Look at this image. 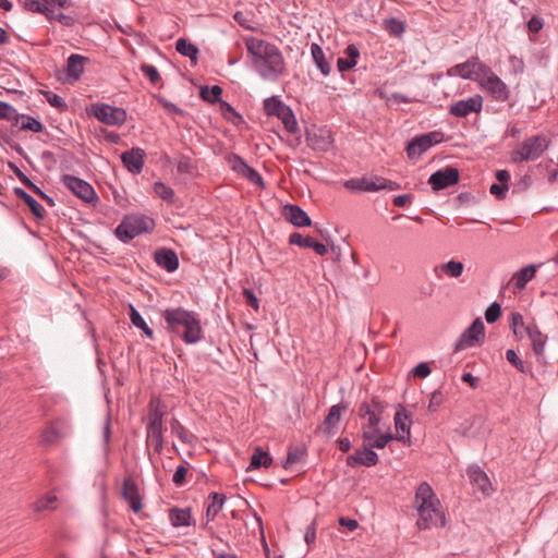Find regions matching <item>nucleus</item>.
Listing matches in <instances>:
<instances>
[{
  "label": "nucleus",
  "instance_id": "1",
  "mask_svg": "<svg viewBox=\"0 0 558 558\" xmlns=\"http://www.w3.org/2000/svg\"><path fill=\"white\" fill-rule=\"evenodd\" d=\"M245 46L254 71L265 81H278L286 71L280 49L272 43L252 36L245 38Z\"/></svg>",
  "mask_w": 558,
  "mask_h": 558
},
{
  "label": "nucleus",
  "instance_id": "2",
  "mask_svg": "<svg viewBox=\"0 0 558 558\" xmlns=\"http://www.w3.org/2000/svg\"><path fill=\"white\" fill-rule=\"evenodd\" d=\"M363 440L362 448L347 457V465L355 468L363 465L372 468L378 464L379 456L374 449H384L390 441L399 440L405 442L404 435H395L391 432L380 433L379 426L374 429H364L361 433Z\"/></svg>",
  "mask_w": 558,
  "mask_h": 558
},
{
  "label": "nucleus",
  "instance_id": "3",
  "mask_svg": "<svg viewBox=\"0 0 558 558\" xmlns=\"http://www.w3.org/2000/svg\"><path fill=\"white\" fill-rule=\"evenodd\" d=\"M166 329L177 335L186 344L197 343L203 338L201 319L194 312L183 307L166 308L161 313Z\"/></svg>",
  "mask_w": 558,
  "mask_h": 558
},
{
  "label": "nucleus",
  "instance_id": "4",
  "mask_svg": "<svg viewBox=\"0 0 558 558\" xmlns=\"http://www.w3.org/2000/svg\"><path fill=\"white\" fill-rule=\"evenodd\" d=\"M415 501L418 502L420 518L416 522L418 530H427L432 526L444 527L446 525L445 512L439 509V500L427 482H422L417 486Z\"/></svg>",
  "mask_w": 558,
  "mask_h": 558
},
{
  "label": "nucleus",
  "instance_id": "5",
  "mask_svg": "<svg viewBox=\"0 0 558 558\" xmlns=\"http://www.w3.org/2000/svg\"><path fill=\"white\" fill-rule=\"evenodd\" d=\"M155 228L154 218L142 214H128L114 229V235L122 243H129L140 234L151 233Z\"/></svg>",
  "mask_w": 558,
  "mask_h": 558
},
{
  "label": "nucleus",
  "instance_id": "6",
  "mask_svg": "<svg viewBox=\"0 0 558 558\" xmlns=\"http://www.w3.org/2000/svg\"><path fill=\"white\" fill-rule=\"evenodd\" d=\"M509 325L513 331L515 339L521 340L523 332L520 328H524V332L529 337L532 343V350L537 357L543 356L547 336L544 335L534 320L525 324L522 314L519 312H511L509 316Z\"/></svg>",
  "mask_w": 558,
  "mask_h": 558
},
{
  "label": "nucleus",
  "instance_id": "7",
  "mask_svg": "<svg viewBox=\"0 0 558 558\" xmlns=\"http://www.w3.org/2000/svg\"><path fill=\"white\" fill-rule=\"evenodd\" d=\"M25 10L33 13H41L48 20H56L64 26H72L76 17L72 14H64L61 9H68L72 2H23Z\"/></svg>",
  "mask_w": 558,
  "mask_h": 558
},
{
  "label": "nucleus",
  "instance_id": "8",
  "mask_svg": "<svg viewBox=\"0 0 558 558\" xmlns=\"http://www.w3.org/2000/svg\"><path fill=\"white\" fill-rule=\"evenodd\" d=\"M86 113L96 118L99 122L121 126L125 123L128 113L124 108L114 107L108 104L95 102L86 107Z\"/></svg>",
  "mask_w": 558,
  "mask_h": 558
},
{
  "label": "nucleus",
  "instance_id": "9",
  "mask_svg": "<svg viewBox=\"0 0 558 558\" xmlns=\"http://www.w3.org/2000/svg\"><path fill=\"white\" fill-rule=\"evenodd\" d=\"M550 140L544 134H537L525 138L520 148L512 153V161L522 162L535 160L548 148Z\"/></svg>",
  "mask_w": 558,
  "mask_h": 558
},
{
  "label": "nucleus",
  "instance_id": "10",
  "mask_svg": "<svg viewBox=\"0 0 558 558\" xmlns=\"http://www.w3.org/2000/svg\"><path fill=\"white\" fill-rule=\"evenodd\" d=\"M387 407L388 403L381 400L379 396H372L369 399L363 400L357 407V416L367 418V423L363 425V430L379 426Z\"/></svg>",
  "mask_w": 558,
  "mask_h": 558
},
{
  "label": "nucleus",
  "instance_id": "11",
  "mask_svg": "<svg viewBox=\"0 0 558 558\" xmlns=\"http://www.w3.org/2000/svg\"><path fill=\"white\" fill-rule=\"evenodd\" d=\"M69 421L57 417L46 424L40 433L38 444L44 447L57 446L69 435Z\"/></svg>",
  "mask_w": 558,
  "mask_h": 558
},
{
  "label": "nucleus",
  "instance_id": "12",
  "mask_svg": "<svg viewBox=\"0 0 558 558\" xmlns=\"http://www.w3.org/2000/svg\"><path fill=\"white\" fill-rule=\"evenodd\" d=\"M445 141V133L441 131H432L425 134L414 136L408 142L405 150L410 159L421 157L430 147Z\"/></svg>",
  "mask_w": 558,
  "mask_h": 558
},
{
  "label": "nucleus",
  "instance_id": "13",
  "mask_svg": "<svg viewBox=\"0 0 558 558\" xmlns=\"http://www.w3.org/2000/svg\"><path fill=\"white\" fill-rule=\"evenodd\" d=\"M485 340V326L482 319L475 318L473 323L461 333L454 344V351H462L475 345H482Z\"/></svg>",
  "mask_w": 558,
  "mask_h": 558
},
{
  "label": "nucleus",
  "instance_id": "14",
  "mask_svg": "<svg viewBox=\"0 0 558 558\" xmlns=\"http://www.w3.org/2000/svg\"><path fill=\"white\" fill-rule=\"evenodd\" d=\"M306 144L315 151L327 153L333 145L332 132L327 126L312 125L306 129Z\"/></svg>",
  "mask_w": 558,
  "mask_h": 558
},
{
  "label": "nucleus",
  "instance_id": "15",
  "mask_svg": "<svg viewBox=\"0 0 558 558\" xmlns=\"http://www.w3.org/2000/svg\"><path fill=\"white\" fill-rule=\"evenodd\" d=\"M61 182L66 189H69L76 197L81 198L82 201L86 203L98 201V196L94 187L87 181L72 174H63L61 177Z\"/></svg>",
  "mask_w": 558,
  "mask_h": 558
},
{
  "label": "nucleus",
  "instance_id": "16",
  "mask_svg": "<svg viewBox=\"0 0 558 558\" xmlns=\"http://www.w3.org/2000/svg\"><path fill=\"white\" fill-rule=\"evenodd\" d=\"M459 181V169L452 166H447L432 173L427 183L432 186L433 191L438 192L458 184Z\"/></svg>",
  "mask_w": 558,
  "mask_h": 558
},
{
  "label": "nucleus",
  "instance_id": "17",
  "mask_svg": "<svg viewBox=\"0 0 558 558\" xmlns=\"http://www.w3.org/2000/svg\"><path fill=\"white\" fill-rule=\"evenodd\" d=\"M480 86L486 93L490 95V97L497 101H507L510 97V90L506 83L497 75L493 74L485 81L480 82Z\"/></svg>",
  "mask_w": 558,
  "mask_h": 558
},
{
  "label": "nucleus",
  "instance_id": "18",
  "mask_svg": "<svg viewBox=\"0 0 558 558\" xmlns=\"http://www.w3.org/2000/svg\"><path fill=\"white\" fill-rule=\"evenodd\" d=\"M483 108V97L474 95L465 100H459L449 107V113L457 118H465L470 113H478Z\"/></svg>",
  "mask_w": 558,
  "mask_h": 558
},
{
  "label": "nucleus",
  "instance_id": "19",
  "mask_svg": "<svg viewBox=\"0 0 558 558\" xmlns=\"http://www.w3.org/2000/svg\"><path fill=\"white\" fill-rule=\"evenodd\" d=\"M121 496L134 513H138L143 509V498L138 486L131 477L123 480Z\"/></svg>",
  "mask_w": 558,
  "mask_h": 558
},
{
  "label": "nucleus",
  "instance_id": "20",
  "mask_svg": "<svg viewBox=\"0 0 558 558\" xmlns=\"http://www.w3.org/2000/svg\"><path fill=\"white\" fill-rule=\"evenodd\" d=\"M146 153L143 148L133 147L121 154L123 167L132 174H140L143 171Z\"/></svg>",
  "mask_w": 558,
  "mask_h": 558
},
{
  "label": "nucleus",
  "instance_id": "21",
  "mask_svg": "<svg viewBox=\"0 0 558 558\" xmlns=\"http://www.w3.org/2000/svg\"><path fill=\"white\" fill-rule=\"evenodd\" d=\"M154 262L168 272H174L180 266L178 254L169 247H160L154 252Z\"/></svg>",
  "mask_w": 558,
  "mask_h": 558
},
{
  "label": "nucleus",
  "instance_id": "22",
  "mask_svg": "<svg viewBox=\"0 0 558 558\" xmlns=\"http://www.w3.org/2000/svg\"><path fill=\"white\" fill-rule=\"evenodd\" d=\"M282 215L288 222L298 228L311 227L312 219L299 205L287 204L282 207Z\"/></svg>",
  "mask_w": 558,
  "mask_h": 558
},
{
  "label": "nucleus",
  "instance_id": "23",
  "mask_svg": "<svg viewBox=\"0 0 558 558\" xmlns=\"http://www.w3.org/2000/svg\"><path fill=\"white\" fill-rule=\"evenodd\" d=\"M288 242L290 245H298L302 248H312L319 256H324L328 252L327 245L316 241L313 236H305L300 232H292Z\"/></svg>",
  "mask_w": 558,
  "mask_h": 558
},
{
  "label": "nucleus",
  "instance_id": "24",
  "mask_svg": "<svg viewBox=\"0 0 558 558\" xmlns=\"http://www.w3.org/2000/svg\"><path fill=\"white\" fill-rule=\"evenodd\" d=\"M348 409L349 403L345 401H341L329 409L328 414L326 415L322 425L326 435L330 436L335 434V428L340 422L342 412H345Z\"/></svg>",
  "mask_w": 558,
  "mask_h": 558
},
{
  "label": "nucleus",
  "instance_id": "25",
  "mask_svg": "<svg viewBox=\"0 0 558 558\" xmlns=\"http://www.w3.org/2000/svg\"><path fill=\"white\" fill-rule=\"evenodd\" d=\"M168 517L171 525L177 529L195 525V520L192 515V509L190 507H172L168 510Z\"/></svg>",
  "mask_w": 558,
  "mask_h": 558
},
{
  "label": "nucleus",
  "instance_id": "26",
  "mask_svg": "<svg viewBox=\"0 0 558 558\" xmlns=\"http://www.w3.org/2000/svg\"><path fill=\"white\" fill-rule=\"evenodd\" d=\"M379 175H371V177H362V178H353L345 181L344 186L354 192H376L380 191V186L376 179Z\"/></svg>",
  "mask_w": 558,
  "mask_h": 558
},
{
  "label": "nucleus",
  "instance_id": "27",
  "mask_svg": "<svg viewBox=\"0 0 558 558\" xmlns=\"http://www.w3.org/2000/svg\"><path fill=\"white\" fill-rule=\"evenodd\" d=\"M167 405L158 397H153L148 403V420L146 426H163Z\"/></svg>",
  "mask_w": 558,
  "mask_h": 558
},
{
  "label": "nucleus",
  "instance_id": "28",
  "mask_svg": "<svg viewBox=\"0 0 558 558\" xmlns=\"http://www.w3.org/2000/svg\"><path fill=\"white\" fill-rule=\"evenodd\" d=\"M466 474L470 482L476 485L484 495H489L492 490V483L487 474L477 464L469 465Z\"/></svg>",
  "mask_w": 558,
  "mask_h": 558
},
{
  "label": "nucleus",
  "instance_id": "29",
  "mask_svg": "<svg viewBox=\"0 0 558 558\" xmlns=\"http://www.w3.org/2000/svg\"><path fill=\"white\" fill-rule=\"evenodd\" d=\"M88 62H89L88 57L77 54V53H72L68 58L66 65L64 69L68 78L72 80V81L80 80L81 75L84 72L85 64Z\"/></svg>",
  "mask_w": 558,
  "mask_h": 558
},
{
  "label": "nucleus",
  "instance_id": "30",
  "mask_svg": "<svg viewBox=\"0 0 558 558\" xmlns=\"http://www.w3.org/2000/svg\"><path fill=\"white\" fill-rule=\"evenodd\" d=\"M13 193L19 199L25 203V205L28 207L29 211L36 220L40 221L45 219L46 211L41 204L38 201H36L31 194H28L24 189L14 187Z\"/></svg>",
  "mask_w": 558,
  "mask_h": 558
},
{
  "label": "nucleus",
  "instance_id": "31",
  "mask_svg": "<svg viewBox=\"0 0 558 558\" xmlns=\"http://www.w3.org/2000/svg\"><path fill=\"white\" fill-rule=\"evenodd\" d=\"M146 448L151 460L149 446L153 444L155 451L160 454L163 449V426H146Z\"/></svg>",
  "mask_w": 558,
  "mask_h": 558
},
{
  "label": "nucleus",
  "instance_id": "32",
  "mask_svg": "<svg viewBox=\"0 0 558 558\" xmlns=\"http://www.w3.org/2000/svg\"><path fill=\"white\" fill-rule=\"evenodd\" d=\"M272 462L274 459L270 456V453L268 451H265L262 447L256 446L251 457L250 464L246 468V472L258 470L260 468L267 469L272 464Z\"/></svg>",
  "mask_w": 558,
  "mask_h": 558
},
{
  "label": "nucleus",
  "instance_id": "33",
  "mask_svg": "<svg viewBox=\"0 0 558 558\" xmlns=\"http://www.w3.org/2000/svg\"><path fill=\"white\" fill-rule=\"evenodd\" d=\"M407 421H410V414L407 412L405 408L402 404H398L395 414V427L398 435H404L405 441H409L411 422L408 423Z\"/></svg>",
  "mask_w": 558,
  "mask_h": 558
},
{
  "label": "nucleus",
  "instance_id": "34",
  "mask_svg": "<svg viewBox=\"0 0 558 558\" xmlns=\"http://www.w3.org/2000/svg\"><path fill=\"white\" fill-rule=\"evenodd\" d=\"M208 500L210 502L206 508V519L207 521H213L222 510L227 497L225 494L213 492L208 495Z\"/></svg>",
  "mask_w": 558,
  "mask_h": 558
},
{
  "label": "nucleus",
  "instance_id": "35",
  "mask_svg": "<svg viewBox=\"0 0 558 558\" xmlns=\"http://www.w3.org/2000/svg\"><path fill=\"white\" fill-rule=\"evenodd\" d=\"M311 52H312L313 61L316 64V66L319 69L322 74L324 76L329 75L330 71H331V66L329 64V61L325 57V52H324L323 48L318 44L313 43L311 45Z\"/></svg>",
  "mask_w": 558,
  "mask_h": 558
},
{
  "label": "nucleus",
  "instance_id": "36",
  "mask_svg": "<svg viewBox=\"0 0 558 558\" xmlns=\"http://www.w3.org/2000/svg\"><path fill=\"white\" fill-rule=\"evenodd\" d=\"M17 124L21 121V125L17 131H31L34 133H41L45 131V125L34 117L25 113H17Z\"/></svg>",
  "mask_w": 558,
  "mask_h": 558
},
{
  "label": "nucleus",
  "instance_id": "37",
  "mask_svg": "<svg viewBox=\"0 0 558 558\" xmlns=\"http://www.w3.org/2000/svg\"><path fill=\"white\" fill-rule=\"evenodd\" d=\"M175 50L184 56L190 58V60L196 64L198 59L199 50L196 45L192 44L186 38H179L175 43Z\"/></svg>",
  "mask_w": 558,
  "mask_h": 558
},
{
  "label": "nucleus",
  "instance_id": "38",
  "mask_svg": "<svg viewBox=\"0 0 558 558\" xmlns=\"http://www.w3.org/2000/svg\"><path fill=\"white\" fill-rule=\"evenodd\" d=\"M537 268L535 265H527L521 268L513 275V281L517 289L522 290L526 283L531 281L536 275Z\"/></svg>",
  "mask_w": 558,
  "mask_h": 558
},
{
  "label": "nucleus",
  "instance_id": "39",
  "mask_svg": "<svg viewBox=\"0 0 558 558\" xmlns=\"http://www.w3.org/2000/svg\"><path fill=\"white\" fill-rule=\"evenodd\" d=\"M223 89L219 85H204L199 88V98L210 105L219 104Z\"/></svg>",
  "mask_w": 558,
  "mask_h": 558
},
{
  "label": "nucleus",
  "instance_id": "40",
  "mask_svg": "<svg viewBox=\"0 0 558 558\" xmlns=\"http://www.w3.org/2000/svg\"><path fill=\"white\" fill-rule=\"evenodd\" d=\"M471 73L476 76L475 78H471V81H475L480 84L481 81H485V78L493 75L494 71L489 65L482 62L477 56H473Z\"/></svg>",
  "mask_w": 558,
  "mask_h": 558
},
{
  "label": "nucleus",
  "instance_id": "41",
  "mask_svg": "<svg viewBox=\"0 0 558 558\" xmlns=\"http://www.w3.org/2000/svg\"><path fill=\"white\" fill-rule=\"evenodd\" d=\"M276 117L281 120V122L284 126V130L288 133L294 134L299 131L295 114L290 106L286 105L284 108L279 113V116H276Z\"/></svg>",
  "mask_w": 558,
  "mask_h": 558
},
{
  "label": "nucleus",
  "instance_id": "42",
  "mask_svg": "<svg viewBox=\"0 0 558 558\" xmlns=\"http://www.w3.org/2000/svg\"><path fill=\"white\" fill-rule=\"evenodd\" d=\"M383 28L391 37L400 38L405 32V22L397 17H387L383 21Z\"/></svg>",
  "mask_w": 558,
  "mask_h": 558
},
{
  "label": "nucleus",
  "instance_id": "43",
  "mask_svg": "<svg viewBox=\"0 0 558 558\" xmlns=\"http://www.w3.org/2000/svg\"><path fill=\"white\" fill-rule=\"evenodd\" d=\"M130 320L138 329H141L149 339H154V331L147 325L141 313L133 306L130 305Z\"/></svg>",
  "mask_w": 558,
  "mask_h": 558
},
{
  "label": "nucleus",
  "instance_id": "44",
  "mask_svg": "<svg viewBox=\"0 0 558 558\" xmlns=\"http://www.w3.org/2000/svg\"><path fill=\"white\" fill-rule=\"evenodd\" d=\"M472 62L473 56L470 57L465 62L456 64L454 66L450 68L447 74L450 76L458 75L464 80L475 78L476 76L471 73Z\"/></svg>",
  "mask_w": 558,
  "mask_h": 558
},
{
  "label": "nucleus",
  "instance_id": "45",
  "mask_svg": "<svg viewBox=\"0 0 558 558\" xmlns=\"http://www.w3.org/2000/svg\"><path fill=\"white\" fill-rule=\"evenodd\" d=\"M171 430L183 444H192L196 437L187 430L178 418L173 417L170 422Z\"/></svg>",
  "mask_w": 558,
  "mask_h": 558
},
{
  "label": "nucleus",
  "instance_id": "46",
  "mask_svg": "<svg viewBox=\"0 0 558 558\" xmlns=\"http://www.w3.org/2000/svg\"><path fill=\"white\" fill-rule=\"evenodd\" d=\"M306 454L304 446H289L287 458L282 462V468L288 470L292 464L299 462Z\"/></svg>",
  "mask_w": 558,
  "mask_h": 558
},
{
  "label": "nucleus",
  "instance_id": "47",
  "mask_svg": "<svg viewBox=\"0 0 558 558\" xmlns=\"http://www.w3.org/2000/svg\"><path fill=\"white\" fill-rule=\"evenodd\" d=\"M15 126H12L11 125V129L10 130H7V131H0V143L1 144H5L8 145L11 149H13L14 151H16L20 156H23L26 158L25 156V151L23 149V147L16 143L14 140H13V135L15 134V130H14Z\"/></svg>",
  "mask_w": 558,
  "mask_h": 558
},
{
  "label": "nucleus",
  "instance_id": "48",
  "mask_svg": "<svg viewBox=\"0 0 558 558\" xmlns=\"http://www.w3.org/2000/svg\"><path fill=\"white\" fill-rule=\"evenodd\" d=\"M286 104L277 96L268 97L264 100L263 109L264 112L271 117L279 116L281 110L284 108Z\"/></svg>",
  "mask_w": 558,
  "mask_h": 558
},
{
  "label": "nucleus",
  "instance_id": "49",
  "mask_svg": "<svg viewBox=\"0 0 558 558\" xmlns=\"http://www.w3.org/2000/svg\"><path fill=\"white\" fill-rule=\"evenodd\" d=\"M154 192L160 197L162 201L173 204L174 203V191L172 187L165 184L162 181H157L154 183Z\"/></svg>",
  "mask_w": 558,
  "mask_h": 558
},
{
  "label": "nucleus",
  "instance_id": "50",
  "mask_svg": "<svg viewBox=\"0 0 558 558\" xmlns=\"http://www.w3.org/2000/svg\"><path fill=\"white\" fill-rule=\"evenodd\" d=\"M219 105L221 113L227 121L233 124L243 122L242 116L228 101L221 100Z\"/></svg>",
  "mask_w": 558,
  "mask_h": 558
},
{
  "label": "nucleus",
  "instance_id": "51",
  "mask_svg": "<svg viewBox=\"0 0 558 558\" xmlns=\"http://www.w3.org/2000/svg\"><path fill=\"white\" fill-rule=\"evenodd\" d=\"M17 113L11 104L0 100V120L10 121L12 126H17Z\"/></svg>",
  "mask_w": 558,
  "mask_h": 558
},
{
  "label": "nucleus",
  "instance_id": "52",
  "mask_svg": "<svg viewBox=\"0 0 558 558\" xmlns=\"http://www.w3.org/2000/svg\"><path fill=\"white\" fill-rule=\"evenodd\" d=\"M41 94L49 105L54 107L59 112H66L69 110L66 101L58 94L48 90H41Z\"/></svg>",
  "mask_w": 558,
  "mask_h": 558
},
{
  "label": "nucleus",
  "instance_id": "53",
  "mask_svg": "<svg viewBox=\"0 0 558 558\" xmlns=\"http://www.w3.org/2000/svg\"><path fill=\"white\" fill-rule=\"evenodd\" d=\"M440 269L451 278H459L464 270V265L459 260L451 259L440 265Z\"/></svg>",
  "mask_w": 558,
  "mask_h": 558
},
{
  "label": "nucleus",
  "instance_id": "54",
  "mask_svg": "<svg viewBox=\"0 0 558 558\" xmlns=\"http://www.w3.org/2000/svg\"><path fill=\"white\" fill-rule=\"evenodd\" d=\"M506 359L520 373H523V374L531 373V368L520 359V356L517 354V352L513 349H509L506 351Z\"/></svg>",
  "mask_w": 558,
  "mask_h": 558
},
{
  "label": "nucleus",
  "instance_id": "55",
  "mask_svg": "<svg viewBox=\"0 0 558 558\" xmlns=\"http://www.w3.org/2000/svg\"><path fill=\"white\" fill-rule=\"evenodd\" d=\"M240 174L242 177H244L245 179H247L251 183L258 185V186H264L263 177L253 167H251L248 165L245 166V168L240 172Z\"/></svg>",
  "mask_w": 558,
  "mask_h": 558
},
{
  "label": "nucleus",
  "instance_id": "56",
  "mask_svg": "<svg viewBox=\"0 0 558 558\" xmlns=\"http://www.w3.org/2000/svg\"><path fill=\"white\" fill-rule=\"evenodd\" d=\"M187 466H189L187 461H183L182 464L178 465V468L172 476V482L177 487H181L185 484L186 475L189 472Z\"/></svg>",
  "mask_w": 558,
  "mask_h": 558
},
{
  "label": "nucleus",
  "instance_id": "57",
  "mask_svg": "<svg viewBox=\"0 0 558 558\" xmlns=\"http://www.w3.org/2000/svg\"><path fill=\"white\" fill-rule=\"evenodd\" d=\"M58 500L56 495H46L39 499H37L33 505V510L35 512H43L48 510L50 505Z\"/></svg>",
  "mask_w": 558,
  "mask_h": 558
},
{
  "label": "nucleus",
  "instance_id": "58",
  "mask_svg": "<svg viewBox=\"0 0 558 558\" xmlns=\"http://www.w3.org/2000/svg\"><path fill=\"white\" fill-rule=\"evenodd\" d=\"M140 69L153 85H156L161 80L160 73L156 66L143 63Z\"/></svg>",
  "mask_w": 558,
  "mask_h": 558
},
{
  "label": "nucleus",
  "instance_id": "59",
  "mask_svg": "<svg viewBox=\"0 0 558 558\" xmlns=\"http://www.w3.org/2000/svg\"><path fill=\"white\" fill-rule=\"evenodd\" d=\"M501 306L497 302H493L485 311V319L488 324L496 323L501 316Z\"/></svg>",
  "mask_w": 558,
  "mask_h": 558
},
{
  "label": "nucleus",
  "instance_id": "60",
  "mask_svg": "<svg viewBox=\"0 0 558 558\" xmlns=\"http://www.w3.org/2000/svg\"><path fill=\"white\" fill-rule=\"evenodd\" d=\"M194 166L192 159L186 155H180L177 161V171L180 174H191Z\"/></svg>",
  "mask_w": 558,
  "mask_h": 558
},
{
  "label": "nucleus",
  "instance_id": "61",
  "mask_svg": "<svg viewBox=\"0 0 558 558\" xmlns=\"http://www.w3.org/2000/svg\"><path fill=\"white\" fill-rule=\"evenodd\" d=\"M9 168L26 189L34 187L35 183L15 163L9 162Z\"/></svg>",
  "mask_w": 558,
  "mask_h": 558
},
{
  "label": "nucleus",
  "instance_id": "62",
  "mask_svg": "<svg viewBox=\"0 0 558 558\" xmlns=\"http://www.w3.org/2000/svg\"><path fill=\"white\" fill-rule=\"evenodd\" d=\"M446 400V397L445 395L442 393L441 390H435L432 396H430V399H429V403H428V411L429 412H437L438 409L444 404Z\"/></svg>",
  "mask_w": 558,
  "mask_h": 558
},
{
  "label": "nucleus",
  "instance_id": "63",
  "mask_svg": "<svg viewBox=\"0 0 558 558\" xmlns=\"http://www.w3.org/2000/svg\"><path fill=\"white\" fill-rule=\"evenodd\" d=\"M227 161L231 166L232 170L240 174V172L247 166L246 161L238 154H229Z\"/></svg>",
  "mask_w": 558,
  "mask_h": 558
},
{
  "label": "nucleus",
  "instance_id": "64",
  "mask_svg": "<svg viewBox=\"0 0 558 558\" xmlns=\"http://www.w3.org/2000/svg\"><path fill=\"white\" fill-rule=\"evenodd\" d=\"M432 373V368L428 363L421 362L412 371L411 374L416 378H426Z\"/></svg>",
  "mask_w": 558,
  "mask_h": 558
}]
</instances>
